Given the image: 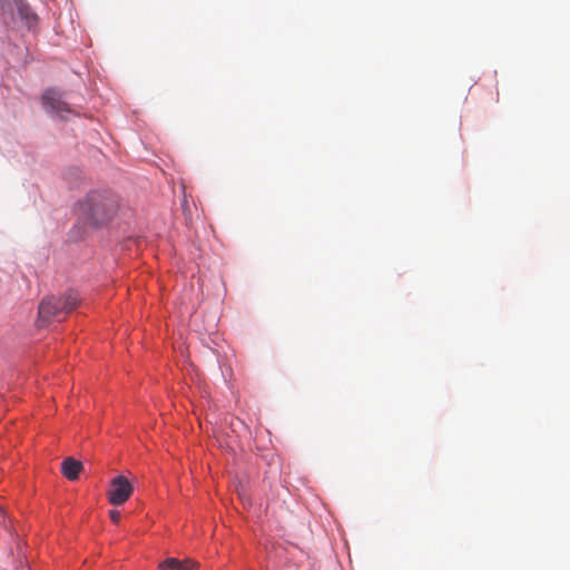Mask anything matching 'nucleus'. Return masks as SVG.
I'll return each instance as SVG.
<instances>
[{
	"mask_svg": "<svg viewBox=\"0 0 570 570\" xmlns=\"http://www.w3.org/2000/svg\"><path fill=\"white\" fill-rule=\"evenodd\" d=\"M79 303L77 292L69 291L62 297L55 296L45 297L39 305V321L42 325L48 324L52 320L62 321L65 314L73 311Z\"/></svg>",
	"mask_w": 570,
	"mask_h": 570,
	"instance_id": "2",
	"label": "nucleus"
},
{
	"mask_svg": "<svg viewBox=\"0 0 570 570\" xmlns=\"http://www.w3.org/2000/svg\"><path fill=\"white\" fill-rule=\"evenodd\" d=\"M109 517L114 523H118L120 521L121 514L118 510H110Z\"/></svg>",
	"mask_w": 570,
	"mask_h": 570,
	"instance_id": "7",
	"label": "nucleus"
},
{
	"mask_svg": "<svg viewBox=\"0 0 570 570\" xmlns=\"http://www.w3.org/2000/svg\"><path fill=\"white\" fill-rule=\"evenodd\" d=\"M81 470L82 463L73 458H67L61 463L62 474L70 481L77 480Z\"/></svg>",
	"mask_w": 570,
	"mask_h": 570,
	"instance_id": "5",
	"label": "nucleus"
},
{
	"mask_svg": "<svg viewBox=\"0 0 570 570\" xmlns=\"http://www.w3.org/2000/svg\"><path fill=\"white\" fill-rule=\"evenodd\" d=\"M76 209L87 225L101 227L117 216L119 198L109 190H91L77 203Z\"/></svg>",
	"mask_w": 570,
	"mask_h": 570,
	"instance_id": "1",
	"label": "nucleus"
},
{
	"mask_svg": "<svg viewBox=\"0 0 570 570\" xmlns=\"http://www.w3.org/2000/svg\"><path fill=\"white\" fill-rule=\"evenodd\" d=\"M132 490V485L124 475L114 478L108 491L109 502L114 505L124 504L130 498Z\"/></svg>",
	"mask_w": 570,
	"mask_h": 570,
	"instance_id": "4",
	"label": "nucleus"
},
{
	"mask_svg": "<svg viewBox=\"0 0 570 570\" xmlns=\"http://www.w3.org/2000/svg\"><path fill=\"white\" fill-rule=\"evenodd\" d=\"M42 104L47 111L56 114L62 119H67L68 115L73 114L68 102L63 100V95L55 89H49L43 94Z\"/></svg>",
	"mask_w": 570,
	"mask_h": 570,
	"instance_id": "3",
	"label": "nucleus"
},
{
	"mask_svg": "<svg viewBox=\"0 0 570 570\" xmlns=\"http://www.w3.org/2000/svg\"><path fill=\"white\" fill-rule=\"evenodd\" d=\"M159 570H193L195 563L189 560H178L176 558H167L158 566Z\"/></svg>",
	"mask_w": 570,
	"mask_h": 570,
	"instance_id": "6",
	"label": "nucleus"
}]
</instances>
